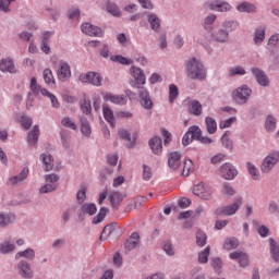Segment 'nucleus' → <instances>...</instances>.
I'll use <instances>...</instances> for the list:
<instances>
[{
    "instance_id": "obj_1",
    "label": "nucleus",
    "mask_w": 279,
    "mask_h": 279,
    "mask_svg": "<svg viewBox=\"0 0 279 279\" xmlns=\"http://www.w3.org/2000/svg\"><path fill=\"white\" fill-rule=\"evenodd\" d=\"M185 69L190 80H206V69L199 60L192 58L187 61Z\"/></svg>"
},
{
    "instance_id": "obj_2",
    "label": "nucleus",
    "mask_w": 279,
    "mask_h": 279,
    "mask_svg": "<svg viewBox=\"0 0 279 279\" xmlns=\"http://www.w3.org/2000/svg\"><path fill=\"white\" fill-rule=\"evenodd\" d=\"M130 73L131 76L134 80V83L132 84V86H135V88H138L141 90V88H144L142 86H145L146 82H147V77L145 76V72L143 70H141V68H136V66H131L130 69Z\"/></svg>"
},
{
    "instance_id": "obj_3",
    "label": "nucleus",
    "mask_w": 279,
    "mask_h": 279,
    "mask_svg": "<svg viewBox=\"0 0 279 279\" xmlns=\"http://www.w3.org/2000/svg\"><path fill=\"white\" fill-rule=\"evenodd\" d=\"M80 82L83 84H92V86H101L104 82V76L97 72H87L78 76Z\"/></svg>"
},
{
    "instance_id": "obj_4",
    "label": "nucleus",
    "mask_w": 279,
    "mask_h": 279,
    "mask_svg": "<svg viewBox=\"0 0 279 279\" xmlns=\"http://www.w3.org/2000/svg\"><path fill=\"white\" fill-rule=\"evenodd\" d=\"M252 95V89L247 85H242L233 92V98L238 104H247V99Z\"/></svg>"
},
{
    "instance_id": "obj_5",
    "label": "nucleus",
    "mask_w": 279,
    "mask_h": 279,
    "mask_svg": "<svg viewBox=\"0 0 279 279\" xmlns=\"http://www.w3.org/2000/svg\"><path fill=\"white\" fill-rule=\"evenodd\" d=\"M278 162H279V153L278 151L271 153L263 160L262 172L269 173V171H271V169H274L276 165H278Z\"/></svg>"
},
{
    "instance_id": "obj_6",
    "label": "nucleus",
    "mask_w": 279,
    "mask_h": 279,
    "mask_svg": "<svg viewBox=\"0 0 279 279\" xmlns=\"http://www.w3.org/2000/svg\"><path fill=\"white\" fill-rule=\"evenodd\" d=\"M243 204V198H236L232 205L225 206L221 209L217 210L218 215H225L226 217H231V215H236V210L241 208Z\"/></svg>"
},
{
    "instance_id": "obj_7",
    "label": "nucleus",
    "mask_w": 279,
    "mask_h": 279,
    "mask_svg": "<svg viewBox=\"0 0 279 279\" xmlns=\"http://www.w3.org/2000/svg\"><path fill=\"white\" fill-rule=\"evenodd\" d=\"M220 175L225 180H234L235 177L239 175V171L236 170V168H234V166L226 162L220 167Z\"/></svg>"
},
{
    "instance_id": "obj_8",
    "label": "nucleus",
    "mask_w": 279,
    "mask_h": 279,
    "mask_svg": "<svg viewBox=\"0 0 279 279\" xmlns=\"http://www.w3.org/2000/svg\"><path fill=\"white\" fill-rule=\"evenodd\" d=\"M193 193L201 197V199H210L213 193L210 192V187L205 183H198L193 186Z\"/></svg>"
},
{
    "instance_id": "obj_9",
    "label": "nucleus",
    "mask_w": 279,
    "mask_h": 279,
    "mask_svg": "<svg viewBox=\"0 0 279 279\" xmlns=\"http://www.w3.org/2000/svg\"><path fill=\"white\" fill-rule=\"evenodd\" d=\"M57 77L59 82H68V80H71V65L66 62H60L57 70Z\"/></svg>"
},
{
    "instance_id": "obj_10",
    "label": "nucleus",
    "mask_w": 279,
    "mask_h": 279,
    "mask_svg": "<svg viewBox=\"0 0 279 279\" xmlns=\"http://www.w3.org/2000/svg\"><path fill=\"white\" fill-rule=\"evenodd\" d=\"M105 101H110L111 104H114L116 106H125L128 104V97L124 95H114L111 93H106L104 95Z\"/></svg>"
},
{
    "instance_id": "obj_11",
    "label": "nucleus",
    "mask_w": 279,
    "mask_h": 279,
    "mask_svg": "<svg viewBox=\"0 0 279 279\" xmlns=\"http://www.w3.org/2000/svg\"><path fill=\"white\" fill-rule=\"evenodd\" d=\"M138 96L143 108L146 110H151V108H154V102L151 101V97H149V92L147 89L141 88L138 90Z\"/></svg>"
},
{
    "instance_id": "obj_12",
    "label": "nucleus",
    "mask_w": 279,
    "mask_h": 279,
    "mask_svg": "<svg viewBox=\"0 0 279 279\" xmlns=\"http://www.w3.org/2000/svg\"><path fill=\"white\" fill-rule=\"evenodd\" d=\"M81 29L84 34H87V36H98V37L104 36V31H101V28H99L90 23H84L81 26Z\"/></svg>"
},
{
    "instance_id": "obj_13",
    "label": "nucleus",
    "mask_w": 279,
    "mask_h": 279,
    "mask_svg": "<svg viewBox=\"0 0 279 279\" xmlns=\"http://www.w3.org/2000/svg\"><path fill=\"white\" fill-rule=\"evenodd\" d=\"M180 165H182V155L178 151L170 153L168 157V166L173 171L180 169Z\"/></svg>"
},
{
    "instance_id": "obj_14",
    "label": "nucleus",
    "mask_w": 279,
    "mask_h": 279,
    "mask_svg": "<svg viewBox=\"0 0 279 279\" xmlns=\"http://www.w3.org/2000/svg\"><path fill=\"white\" fill-rule=\"evenodd\" d=\"M17 270L22 278H34V271L32 270V266L25 260H21L17 265Z\"/></svg>"
},
{
    "instance_id": "obj_15",
    "label": "nucleus",
    "mask_w": 279,
    "mask_h": 279,
    "mask_svg": "<svg viewBox=\"0 0 279 279\" xmlns=\"http://www.w3.org/2000/svg\"><path fill=\"white\" fill-rule=\"evenodd\" d=\"M229 258H231V260H238V263L240 264V267H247V263H248V258H247V254L243 253V252H232L229 255Z\"/></svg>"
},
{
    "instance_id": "obj_16",
    "label": "nucleus",
    "mask_w": 279,
    "mask_h": 279,
    "mask_svg": "<svg viewBox=\"0 0 279 279\" xmlns=\"http://www.w3.org/2000/svg\"><path fill=\"white\" fill-rule=\"evenodd\" d=\"M187 111L190 112V114H193L194 117H202V113H203L202 102H199L198 100H191L187 104Z\"/></svg>"
},
{
    "instance_id": "obj_17",
    "label": "nucleus",
    "mask_w": 279,
    "mask_h": 279,
    "mask_svg": "<svg viewBox=\"0 0 279 279\" xmlns=\"http://www.w3.org/2000/svg\"><path fill=\"white\" fill-rule=\"evenodd\" d=\"M149 147L156 156H160L162 154V140L158 136H155L149 140Z\"/></svg>"
},
{
    "instance_id": "obj_18",
    "label": "nucleus",
    "mask_w": 279,
    "mask_h": 279,
    "mask_svg": "<svg viewBox=\"0 0 279 279\" xmlns=\"http://www.w3.org/2000/svg\"><path fill=\"white\" fill-rule=\"evenodd\" d=\"M252 73H253V75L255 76V78L257 80V82L260 86H269V78L267 77L265 72H263L258 68H253Z\"/></svg>"
},
{
    "instance_id": "obj_19",
    "label": "nucleus",
    "mask_w": 279,
    "mask_h": 279,
    "mask_svg": "<svg viewBox=\"0 0 279 279\" xmlns=\"http://www.w3.org/2000/svg\"><path fill=\"white\" fill-rule=\"evenodd\" d=\"M96 213H97V205H95L94 203H86L82 205L78 213V217L82 218L84 217V215H89V217H93V215H95Z\"/></svg>"
},
{
    "instance_id": "obj_20",
    "label": "nucleus",
    "mask_w": 279,
    "mask_h": 279,
    "mask_svg": "<svg viewBox=\"0 0 279 279\" xmlns=\"http://www.w3.org/2000/svg\"><path fill=\"white\" fill-rule=\"evenodd\" d=\"M27 173H29V169L24 168L20 174L15 175V177H11L9 179L8 185L16 186V184H21V182H23V180H25L27 178Z\"/></svg>"
},
{
    "instance_id": "obj_21",
    "label": "nucleus",
    "mask_w": 279,
    "mask_h": 279,
    "mask_svg": "<svg viewBox=\"0 0 279 279\" xmlns=\"http://www.w3.org/2000/svg\"><path fill=\"white\" fill-rule=\"evenodd\" d=\"M141 243V235L134 232L131 234L130 239L125 242V250L131 252V250H136V246Z\"/></svg>"
},
{
    "instance_id": "obj_22",
    "label": "nucleus",
    "mask_w": 279,
    "mask_h": 279,
    "mask_svg": "<svg viewBox=\"0 0 279 279\" xmlns=\"http://www.w3.org/2000/svg\"><path fill=\"white\" fill-rule=\"evenodd\" d=\"M102 114L105 117V120L107 123L111 125V128H114L117 121L114 120V111L108 107V105L102 106Z\"/></svg>"
},
{
    "instance_id": "obj_23",
    "label": "nucleus",
    "mask_w": 279,
    "mask_h": 279,
    "mask_svg": "<svg viewBox=\"0 0 279 279\" xmlns=\"http://www.w3.org/2000/svg\"><path fill=\"white\" fill-rule=\"evenodd\" d=\"M231 5L228 2L223 1H215L210 4V10H214L215 12H229L231 10Z\"/></svg>"
},
{
    "instance_id": "obj_24",
    "label": "nucleus",
    "mask_w": 279,
    "mask_h": 279,
    "mask_svg": "<svg viewBox=\"0 0 279 279\" xmlns=\"http://www.w3.org/2000/svg\"><path fill=\"white\" fill-rule=\"evenodd\" d=\"M0 71L3 73H16V69L14 68V62L12 59H2L0 62Z\"/></svg>"
},
{
    "instance_id": "obj_25",
    "label": "nucleus",
    "mask_w": 279,
    "mask_h": 279,
    "mask_svg": "<svg viewBox=\"0 0 279 279\" xmlns=\"http://www.w3.org/2000/svg\"><path fill=\"white\" fill-rule=\"evenodd\" d=\"M31 90L32 93L28 95V100L26 102L27 108H32V102L29 101V99H32V95L36 97V95L40 93V85H38L36 77L31 78Z\"/></svg>"
},
{
    "instance_id": "obj_26",
    "label": "nucleus",
    "mask_w": 279,
    "mask_h": 279,
    "mask_svg": "<svg viewBox=\"0 0 279 279\" xmlns=\"http://www.w3.org/2000/svg\"><path fill=\"white\" fill-rule=\"evenodd\" d=\"M14 221H16L14 215L0 213V228H5V226H10V223H14Z\"/></svg>"
},
{
    "instance_id": "obj_27",
    "label": "nucleus",
    "mask_w": 279,
    "mask_h": 279,
    "mask_svg": "<svg viewBox=\"0 0 279 279\" xmlns=\"http://www.w3.org/2000/svg\"><path fill=\"white\" fill-rule=\"evenodd\" d=\"M40 135V129L38 125H35L32 130V132L28 133V145L34 146L38 143V136Z\"/></svg>"
},
{
    "instance_id": "obj_28",
    "label": "nucleus",
    "mask_w": 279,
    "mask_h": 279,
    "mask_svg": "<svg viewBox=\"0 0 279 279\" xmlns=\"http://www.w3.org/2000/svg\"><path fill=\"white\" fill-rule=\"evenodd\" d=\"M40 158L44 163L45 171H51L53 169V158L49 154H41Z\"/></svg>"
},
{
    "instance_id": "obj_29",
    "label": "nucleus",
    "mask_w": 279,
    "mask_h": 279,
    "mask_svg": "<svg viewBox=\"0 0 279 279\" xmlns=\"http://www.w3.org/2000/svg\"><path fill=\"white\" fill-rule=\"evenodd\" d=\"M123 199H125V195L121 194L120 192H112L110 196L112 208H118V206L121 202H123Z\"/></svg>"
},
{
    "instance_id": "obj_30",
    "label": "nucleus",
    "mask_w": 279,
    "mask_h": 279,
    "mask_svg": "<svg viewBox=\"0 0 279 279\" xmlns=\"http://www.w3.org/2000/svg\"><path fill=\"white\" fill-rule=\"evenodd\" d=\"M49 38H51V32H46L44 34L43 40H41V51L44 53H51V48L49 47Z\"/></svg>"
},
{
    "instance_id": "obj_31",
    "label": "nucleus",
    "mask_w": 279,
    "mask_h": 279,
    "mask_svg": "<svg viewBox=\"0 0 279 279\" xmlns=\"http://www.w3.org/2000/svg\"><path fill=\"white\" fill-rule=\"evenodd\" d=\"M205 125L208 134H215L217 132V121L214 118L206 117Z\"/></svg>"
},
{
    "instance_id": "obj_32",
    "label": "nucleus",
    "mask_w": 279,
    "mask_h": 279,
    "mask_svg": "<svg viewBox=\"0 0 279 279\" xmlns=\"http://www.w3.org/2000/svg\"><path fill=\"white\" fill-rule=\"evenodd\" d=\"M193 171H195V166L193 165V160L191 159L185 160L183 165L182 175L184 178H189V175H191Z\"/></svg>"
},
{
    "instance_id": "obj_33",
    "label": "nucleus",
    "mask_w": 279,
    "mask_h": 279,
    "mask_svg": "<svg viewBox=\"0 0 279 279\" xmlns=\"http://www.w3.org/2000/svg\"><path fill=\"white\" fill-rule=\"evenodd\" d=\"M40 93L44 97H48L52 104V108H60V102L58 101V98L56 95L51 94L47 88H41Z\"/></svg>"
},
{
    "instance_id": "obj_34",
    "label": "nucleus",
    "mask_w": 279,
    "mask_h": 279,
    "mask_svg": "<svg viewBox=\"0 0 279 279\" xmlns=\"http://www.w3.org/2000/svg\"><path fill=\"white\" fill-rule=\"evenodd\" d=\"M239 239L236 238H228L225 240V244H223V248L225 250H236V247H239Z\"/></svg>"
},
{
    "instance_id": "obj_35",
    "label": "nucleus",
    "mask_w": 279,
    "mask_h": 279,
    "mask_svg": "<svg viewBox=\"0 0 279 279\" xmlns=\"http://www.w3.org/2000/svg\"><path fill=\"white\" fill-rule=\"evenodd\" d=\"M270 254L275 263H278L279 260V246L276 245V240L270 239Z\"/></svg>"
},
{
    "instance_id": "obj_36",
    "label": "nucleus",
    "mask_w": 279,
    "mask_h": 279,
    "mask_svg": "<svg viewBox=\"0 0 279 279\" xmlns=\"http://www.w3.org/2000/svg\"><path fill=\"white\" fill-rule=\"evenodd\" d=\"M34 256H36V253L32 248H27L23 252H19L15 255V258H27L28 260H34Z\"/></svg>"
},
{
    "instance_id": "obj_37",
    "label": "nucleus",
    "mask_w": 279,
    "mask_h": 279,
    "mask_svg": "<svg viewBox=\"0 0 279 279\" xmlns=\"http://www.w3.org/2000/svg\"><path fill=\"white\" fill-rule=\"evenodd\" d=\"M44 81L49 86H56V78L53 77V72L50 69L44 70Z\"/></svg>"
},
{
    "instance_id": "obj_38",
    "label": "nucleus",
    "mask_w": 279,
    "mask_h": 279,
    "mask_svg": "<svg viewBox=\"0 0 279 279\" xmlns=\"http://www.w3.org/2000/svg\"><path fill=\"white\" fill-rule=\"evenodd\" d=\"M148 23H150V27L154 32H158V29H160V19H158V15H148Z\"/></svg>"
},
{
    "instance_id": "obj_39",
    "label": "nucleus",
    "mask_w": 279,
    "mask_h": 279,
    "mask_svg": "<svg viewBox=\"0 0 279 279\" xmlns=\"http://www.w3.org/2000/svg\"><path fill=\"white\" fill-rule=\"evenodd\" d=\"M239 12H256V7L250 2H242L236 7Z\"/></svg>"
},
{
    "instance_id": "obj_40",
    "label": "nucleus",
    "mask_w": 279,
    "mask_h": 279,
    "mask_svg": "<svg viewBox=\"0 0 279 279\" xmlns=\"http://www.w3.org/2000/svg\"><path fill=\"white\" fill-rule=\"evenodd\" d=\"M246 169L253 180H258L260 178V172L258 171V168H256V166H254L252 162L246 163Z\"/></svg>"
},
{
    "instance_id": "obj_41",
    "label": "nucleus",
    "mask_w": 279,
    "mask_h": 279,
    "mask_svg": "<svg viewBox=\"0 0 279 279\" xmlns=\"http://www.w3.org/2000/svg\"><path fill=\"white\" fill-rule=\"evenodd\" d=\"M265 40V27L260 26L255 31V37H254V43L255 45H260Z\"/></svg>"
},
{
    "instance_id": "obj_42",
    "label": "nucleus",
    "mask_w": 279,
    "mask_h": 279,
    "mask_svg": "<svg viewBox=\"0 0 279 279\" xmlns=\"http://www.w3.org/2000/svg\"><path fill=\"white\" fill-rule=\"evenodd\" d=\"M106 215H108V208L101 207L98 215L93 218V223L94 225L101 223V221L106 219Z\"/></svg>"
},
{
    "instance_id": "obj_43",
    "label": "nucleus",
    "mask_w": 279,
    "mask_h": 279,
    "mask_svg": "<svg viewBox=\"0 0 279 279\" xmlns=\"http://www.w3.org/2000/svg\"><path fill=\"white\" fill-rule=\"evenodd\" d=\"M214 40L216 43H228V31L219 29L216 35H214Z\"/></svg>"
},
{
    "instance_id": "obj_44",
    "label": "nucleus",
    "mask_w": 279,
    "mask_h": 279,
    "mask_svg": "<svg viewBox=\"0 0 279 279\" xmlns=\"http://www.w3.org/2000/svg\"><path fill=\"white\" fill-rule=\"evenodd\" d=\"M61 125H63V128H68L69 130H77V124H75V121L69 117L61 120Z\"/></svg>"
},
{
    "instance_id": "obj_45",
    "label": "nucleus",
    "mask_w": 279,
    "mask_h": 279,
    "mask_svg": "<svg viewBox=\"0 0 279 279\" xmlns=\"http://www.w3.org/2000/svg\"><path fill=\"white\" fill-rule=\"evenodd\" d=\"M81 132L84 136H90L92 130L90 124H88V120L81 119Z\"/></svg>"
},
{
    "instance_id": "obj_46",
    "label": "nucleus",
    "mask_w": 279,
    "mask_h": 279,
    "mask_svg": "<svg viewBox=\"0 0 279 279\" xmlns=\"http://www.w3.org/2000/svg\"><path fill=\"white\" fill-rule=\"evenodd\" d=\"M265 129L267 130V132H274V130H276V118H274V116L267 117Z\"/></svg>"
},
{
    "instance_id": "obj_47",
    "label": "nucleus",
    "mask_w": 279,
    "mask_h": 279,
    "mask_svg": "<svg viewBox=\"0 0 279 279\" xmlns=\"http://www.w3.org/2000/svg\"><path fill=\"white\" fill-rule=\"evenodd\" d=\"M208 256H210V246H207L203 252L198 254V263L203 265L208 263Z\"/></svg>"
},
{
    "instance_id": "obj_48",
    "label": "nucleus",
    "mask_w": 279,
    "mask_h": 279,
    "mask_svg": "<svg viewBox=\"0 0 279 279\" xmlns=\"http://www.w3.org/2000/svg\"><path fill=\"white\" fill-rule=\"evenodd\" d=\"M110 60H112V62H119L120 64H133L134 61H132V59H128L123 56H111Z\"/></svg>"
},
{
    "instance_id": "obj_49",
    "label": "nucleus",
    "mask_w": 279,
    "mask_h": 279,
    "mask_svg": "<svg viewBox=\"0 0 279 279\" xmlns=\"http://www.w3.org/2000/svg\"><path fill=\"white\" fill-rule=\"evenodd\" d=\"M206 233H204V231H197L196 232V243L199 247H204V245H206Z\"/></svg>"
},
{
    "instance_id": "obj_50",
    "label": "nucleus",
    "mask_w": 279,
    "mask_h": 279,
    "mask_svg": "<svg viewBox=\"0 0 279 279\" xmlns=\"http://www.w3.org/2000/svg\"><path fill=\"white\" fill-rule=\"evenodd\" d=\"M114 232V227L112 225H107L100 235V241H104L105 239H108Z\"/></svg>"
},
{
    "instance_id": "obj_51",
    "label": "nucleus",
    "mask_w": 279,
    "mask_h": 279,
    "mask_svg": "<svg viewBox=\"0 0 279 279\" xmlns=\"http://www.w3.org/2000/svg\"><path fill=\"white\" fill-rule=\"evenodd\" d=\"M177 98H178V86H175L174 84H171L169 86V101H170V104H173V101H175Z\"/></svg>"
},
{
    "instance_id": "obj_52",
    "label": "nucleus",
    "mask_w": 279,
    "mask_h": 279,
    "mask_svg": "<svg viewBox=\"0 0 279 279\" xmlns=\"http://www.w3.org/2000/svg\"><path fill=\"white\" fill-rule=\"evenodd\" d=\"M107 11L109 14H112V16H120L121 12L119 11V7L112 2L107 3Z\"/></svg>"
},
{
    "instance_id": "obj_53",
    "label": "nucleus",
    "mask_w": 279,
    "mask_h": 279,
    "mask_svg": "<svg viewBox=\"0 0 279 279\" xmlns=\"http://www.w3.org/2000/svg\"><path fill=\"white\" fill-rule=\"evenodd\" d=\"M232 123H236V117H231L227 120H222L219 122L220 130H226V128H230Z\"/></svg>"
},
{
    "instance_id": "obj_54",
    "label": "nucleus",
    "mask_w": 279,
    "mask_h": 279,
    "mask_svg": "<svg viewBox=\"0 0 279 279\" xmlns=\"http://www.w3.org/2000/svg\"><path fill=\"white\" fill-rule=\"evenodd\" d=\"M0 252L1 254H9V252H14V244L10 242H3L0 245Z\"/></svg>"
},
{
    "instance_id": "obj_55",
    "label": "nucleus",
    "mask_w": 279,
    "mask_h": 279,
    "mask_svg": "<svg viewBox=\"0 0 279 279\" xmlns=\"http://www.w3.org/2000/svg\"><path fill=\"white\" fill-rule=\"evenodd\" d=\"M189 132L192 135V138H196V141H199L202 136V129H199V126H192L189 129Z\"/></svg>"
},
{
    "instance_id": "obj_56",
    "label": "nucleus",
    "mask_w": 279,
    "mask_h": 279,
    "mask_svg": "<svg viewBox=\"0 0 279 279\" xmlns=\"http://www.w3.org/2000/svg\"><path fill=\"white\" fill-rule=\"evenodd\" d=\"M223 265V263L221 262V258L216 257L211 260V266L214 268V270L216 271V274H221V266Z\"/></svg>"
},
{
    "instance_id": "obj_57",
    "label": "nucleus",
    "mask_w": 279,
    "mask_h": 279,
    "mask_svg": "<svg viewBox=\"0 0 279 279\" xmlns=\"http://www.w3.org/2000/svg\"><path fill=\"white\" fill-rule=\"evenodd\" d=\"M81 109L85 114H90V111L93 110V107L90 106V100L84 99L81 102Z\"/></svg>"
},
{
    "instance_id": "obj_58",
    "label": "nucleus",
    "mask_w": 279,
    "mask_h": 279,
    "mask_svg": "<svg viewBox=\"0 0 279 279\" xmlns=\"http://www.w3.org/2000/svg\"><path fill=\"white\" fill-rule=\"evenodd\" d=\"M229 75L233 77L234 75H245V69L243 66H234L229 71Z\"/></svg>"
},
{
    "instance_id": "obj_59",
    "label": "nucleus",
    "mask_w": 279,
    "mask_h": 279,
    "mask_svg": "<svg viewBox=\"0 0 279 279\" xmlns=\"http://www.w3.org/2000/svg\"><path fill=\"white\" fill-rule=\"evenodd\" d=\"M163 252H166V254L168 256H173L175 254V251H173V244H171V242H165L163 243Z\"/></svg>"
},
{
    "instance_id": "obj_60",
    "label": "nucleus",
    "mask_w": 279,
    "mask_h": 279,
    "mask_svg": "<svg viewBox=\"0 0 279 279\" xmlns=\"http://www.w3.org/2000/svg\"><path fill=\"white\" fill-rule=\"evenodd\" d=\"M21 123H22V128H24V130H29L32 128V123H33L32 118L22 116Z\"/></svg>"
},
{
    "instance_id": "obj_61",
    "label": "nucleus",
    "mask_w": 279,
    "mask_h": 279,
    "mask_svg": "<svg viewBox=\"0 0 279 279\" xmlns=\"http://www.w3.org/2000/svg\"><path fill=\"white\" fill-rule=\"evenodd\" d=\"M76 198H77L78 204H84V202L86 199V189L85 187L81 189L77 192Z\"/></svg>"
},
{
    "instance_id": "obj_62",
    "label": "nucleus",
    "mask_w": 279,
    "mask_h": 279,
    "mask_svg": "<svg viewBox=\"0 0 279 279\" xmlns=\"http://www.w3.org/2000/svg\"><path fill=\"white\" fill-rule=\"evenodd\" d=\"M222 193L225 195H234L235 191H234V187H232V185L225 183L222 185Z\"/></svg>"
},
{
    "instance_id": "obj_63",
    "label": "nucleus",
    "mask_w": 279,
    "mask_h": 279,
    "mask_svg": "<svg viewBox=\"0 0 279 279\" xmlns=\"http://www.w3.org/2000/svg\"><path fill=\"white\" fill-rule=\"evenodd\" d=\"M151 168H149V166H145L144 165V170H143V180H145L146 182L151 180Z\"/></svg>"
},
{
    "instance_id": "obj_64",
    "label": "nucleus",
    "mask_w": 279,
    "mask_h": 279,
    "mask_svg": "<svg viewBox=\"0 0 279 279\" xmlns=\"http://www.w3.org/2000/svg\"><path fill=\"white\" fill-rule=\"evenodd\" d=\"M268 45H271L272 47H278V45H279V34L272 35L268 40Z\"/></svg>"
}]
</instances>
